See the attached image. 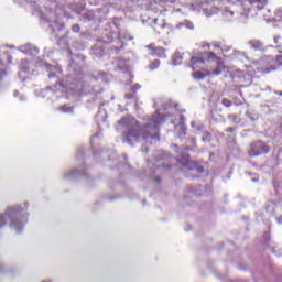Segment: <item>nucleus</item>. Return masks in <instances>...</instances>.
<instances>
[{
  "label": "nucleus",
  "instance_id": "obj_2",
  "mask_svg": "<svg viewBox=\"0 0 282 282\" xmlns=\"http://www.w3.org/2000/svg\"><path fill=\"white\" fill-rule=\"evenodd\" d=\"M164 122V117L155 112L149 120L148 124L143 128V140H159L160 139V124Z\"/></svg>",
  "mask_w": 282,
  "mask_h": 282
},
{
  "label": "nucleus",
  "instance_id": "obj_8",
  "mask_svg": "<svg viewBox=\"0 0 282 282\" xmlns=\"http://www.w3.org/2000/svg\"><path fill=\"white\" fill-rule=\"evenodd\" d=\"M191 63H192V69H197V65H204V63H206V56H204V53L193 56L191 58Z\"/></svg>",
  "mask_w": 282,
  "mask_h": 282
},
{
  "label": "nucleus",
  "instance_id": "obj_14",
  "mask_svg": "<svg viewBox=\"0 0 282 282\" xmlns=\"http://www.w3.org/2000/svg\"><path fill=\"white\" fill-rule=\"evenodd\" d=\"M72 31L75 32V33L80 32V24H73Z\"/></svg>",
  "mask_w": 282,
  "mask_h": 282
},
{
  "label": "nucleus",
  "instance_id": "obj_20",
  "mask_svg": "<svg viewBox=\"0 0 282 282\" xmlns=\"http://www.w3.org/2000/svg\"><path fill=\"white\" fill-rule=\"evenodd\" d=\"M62 111H65V112H67V111H72V108L62 107Z\"/></svg>",
  "mask_w": 282,
  "mask_h": 282
},
{
  "label": "nucleus",
  "instance_id": "obj_13",
  "mask_svg": "<svg viewBox=\"0 0 282 282\" xmlns=\"http://www.w3.org/2000/svg\"><path fill=\"white\" fill-rule=\"evenodd\" d=\"M221 102L224 107H232V101H230L229 99L223 98Z\"/></svg>",
  "mask_w": 282,
  "mask_h": 282
},
{
  "label": "nucleus",
  "instance_id": "obj_9",
  "mask_svg": "<svg viewBox=\"0 0 282 282\" xmlns=\"http://www.w3.org/2000/svg\"><path fill=\"white\" fill-rule=\"evenodd\" d=\"M203 56H205V63L210 61H221V58H219L214 52L203 53Z\"/></svg>",
  "mask_w": 282,
  "mask_h": 282
},
{
  "label": "nucleus",
  "instance_id": "obj_16",
  "mask_svg": "<svg viewBox=\"0 0 282 282\" xmlns=\"http://www.w3.org/2000/svg\"><path fill=\"white\" fill-rule=\"evenodd\" d=\"M138 89H140V84H134L132 87H131V91H133V94H135L138 91Z\"/></svg>",
  "mask_w": 282,
  "mask_h": 282
},
{
  "label": "nucleus",
  "instance_id": "obj_5",
  "mask_svg": "<svg viewBox=\"0 0 282 282\" xmlns=\"http://www.w3.org/2000/svg\"><path fill=\"white\" fill-rule=\"evenodd\" d=\"M242 6L245 12H250L251 10H263L268 6V0H238Z\"/></svg>",
  "mask_w": 282,
  "mask_h": 282
},
{
  "label": "nucleus",
  "instance_id": "obj_12",
  "mask_svg": "<svg viewBox=\"0 0 282 282\" xmlns=\"http://www.w3.org/2000/svg\"><path fill=\"white\" fill-rule=\"evenodd\" d=\"M158 67H160V61L159 59H154L151 64H150V66H149V68L150 69H158Z\"/></svg>",
  "mask_w": 282,
  "mask_h": 282
},
{
  "label": "nucleus",
  "instance_id": "obj_15",
  "mask_svg": "<svg viewBox=\"0 0 282 282\" xmlns=\"http://www.w3.org/2000/svg\"><path fill=\"white\" fill-rule=\"evenodd\" d=\"M124 97L127 98V100H133V98H135V95L131 94V93H127L124 95Z\"/></svg>",
  "mask_w": 282,
  "mask_h": 282
},
{
  "label": "nucleus",
  "instance_id": "obj_21",
  "mask_svg": "<svg viewBox=\"0 0 282 282\" xmlns=\"http://www.w3.org/2000/svg\"><path fill=\"white\" fill-rule=\"evenodd\" d=\"M276 14H280V17H282V11H281V10H278V11H276Z\"/></svg>",
  "mask_w": 282,
  "mask_h": 282
},
{
  "label": "nucleus",
  "instance_id": "obj_10",
  "mask_svg": "<svg viewBox=\"0 0 282 282\" xmlns=\"http://www.w3.org/2000/svg\"><path fill=\"white\" fill-rule=\"evenodd\" d=\"M224 69H225L224 63H220V64H218L216 69H214L213 72H208L207 76H219L223 74Z\"/></svg>",
  "mask_w": 282,
  "mask_h": 282
},
{
  "label": "nucleus",
  "instance_id": "obj_18",
  "mask_svg": "<svg viewBox=\"0 0 282 282\" xmlns=\"http://www.w3.org/2000/svg\"><path fill=\"white\" fill-rule=\"evenodd\" d=\"M275 62H278L279 65H282V55L275 56Z\"/></svg>",
  "mask_w": 282,
  "mask_h": 282
},
{
  "label": "nucleus",
  "instance_id": "obj_11",
  "mask_svg": "<svg viewBox=\"0 0 282 282\" xmlns=\"http://www.w3.org/2000/svg\"><path fill=\"white\" fill-rule=\"evenodd\" d=\"M208 74H204L202 72H194L193 73V78H195V80H204V78H206Z\"/></svg>",
  "mask_w": 282,
  "mask_h": 282
},
{
  "label": "nucleus",
  "instance_id": "obj_17",
  "mask_svg": "<svg viewBox=\"0 0 282 282\" xmlns=\"http://www.w3.org/2000/svg\"><path fill=\"white\" fill-rule=\"evenodd\" d=\"M273 41H274V43L276 44V45H279V43H281V36H274L273 37Z\"/></svg>",
  "mask_w": 282,
  "mask_h": 282
},
{
  "label": "nucleus",
  "instance_id": "obj_19",
  "mask_svg": "<svg viewBox=\"0 0 282 282\" xmlns=\"http://www.w3.org/2000/svg\"><path fill=\"white\" fill-rule=\"evenodd\" d=\"M226 131L227 133H235V128H228Z\"/></svg>",
  "mask_w": 282,
  "mask_h": 282
},
{
  "label": "nucleus",
  "instance_id": "obj_1",
  "mask_svg": "<svg viewBox=\"0 0 282 282\" xmlns=\"http://www.w3.org/2000/svg\"><path fill=\"white\" fill-rule=\"evenodd\" d=\"M28 210V204L24 203V208L21 206H14L7 209L4 215L0 216V228H3L9 221L10 228L21 230L24 224H28V216L23 214Z\"/></svg>",
  "mask_w": 282,
  "mask_h": 282
},
{
  "label": "nucleus",
  "instance_id": "obj_4",
  "mask_svg": "<svg viewBox=\"0 0 282 282\" xmlns=\"http://www.w3.org/2000/svg\"><path fill=\"white\" fill-rule=\"evenodd\" d=\"M268 153H270V145L265 144L263 141L251 143V149L249 150L250 158H259V155H265Z\"/></svg>",
  "mask_w": 282,
  "mask_h": 282
},
{
  "label": "nucleus",
  "instance_id": "obj_23",
  "mask_svg": "<svg viewBox=\"0 0 282 282\" xmlns=\"http://www.w3.org/2000/svg\"><path fill=\"white\" fill-rule=\"evenodd\" d=\"M0 80H1V76H0Z\"/></svg>",
  "mask_w": 282,
  "mask_h": 282
},
{
  "label": "nucleus",
  "instance_id": "obj_7",
  "mask_svg": "<svg viewBox=\"0 0 282 282\" xmlns=\"http://www.w3.org/2000/svg\"><path fill=\"white\" fill-rule=\"evenodd\" d=\"M147 47L148 50H152V54L154 56H158L159 58L166 57V51L164 50V47L155 46V44H149Z\"/></svg>",
  "mask_w": 282,
  "mask_h": 282
},
{
  "label": "nucleus",
  "instance_id": "obj_6",
  "mask_svg": "<svg viewBox=\"0 0 282 282\" xmlns=\"http://www.w3.org/2000/svg\"><path fill=\"white\" fill-rule=\"evenodd\" d=\"M178 162L184 169H187V171H195V169L200 173L204 171L203 166L198 167L197 161L191 160V154H182Z\"/></svg>",
  "mask_w": 282,
  "mask_h": 282
},
{
  "label": "nucleus",
  "instance_id": "obj_22",
  "mask_svg": "<svg viewBox=\"0 0 282 282\" xmlns=\"http://www.w3.org/2000/svg\"><path fill=\"white\" fill-rule=\"evenodd\" d=\"M214 47H219V44H214Z\"/></svg>",
  "mask_w": 282,
  "mask_h": 282
},
{
  "label": "nucleus",
  "instance_id": "obj_3",
  "mask_svg": "<svg viewBox=\"0 0 282 282\" xmlns=\"http://www.w3.org/2000/svg\"><path fill=\"white\" fill-rule=\"evenodd\" d=\"M120 123L128 129L126 138L129 140V142H131V140H140V123L138 122L137 118L124 117L121 119Z\"/></svg>",
  "mask_w": 282,
  "mask_h": 282
}]
</instances>
